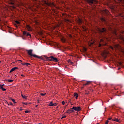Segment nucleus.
Listing matches in <instances>:
<instances>
[{"instance_id":"26","label":"nucleus","mask_w":124,"mask_h":124,"mask_svg":"<svg viewBox=\"0 0 124 124\" xmlns=\"http://www.w3.org/2000/svg\"><path fill=\"white\" fill-rule=\"evenodd\" d=\"M105 13H106L107 14H109V11H108V10H106L105 11Z\"/></svg>"},{"instance_id":"48","label":"nucleus","mask_w":124,"mask_h":124,"mask_svg":"<svg viewBox=\"0 0 124 124\" xmlns=\"http://www.w3.org/2000/svg\"><path fill=\"white\" fill-rule=\"evenodd\" d=\"M99 124V123H98V124Z\"/></svg>"},{"instance_id":"28","label":"nucleus","mask_w":124,"mask_h":124,"mask_svg":"<svg viewBox=\"0 0 124 124\" xmlns=\"http://www.w3.org/2000/svg\"><path fill=\"white\" fill-rule=\"evenodd\" d=\"M108 123H109V120H107L105 122V124H108Z\"/></svg>"},{"instance_id":"47","label":"nucleus","mask_w":124,"mask_h":124,"mask_svg":"<svg viewBox=\"0 0 124 124\" xmlns=\"http://www.w3.org/2000/svg\"><path fill=\"white\" fill-rule=\"evenodd\" d=\"M20 62H22V61L21 60H19Z\"/></svg>"},{"instance_id":"15","label":"nucleus","mask_w":124,"mask_h":124,"mask_svg":"<svg viewBox=\"0 0 124 124\" xmlns=\"http://www.w3.org/2000/svg\"><path fill=\"white\" fill-rule=\"evenodd\" d=\"M112 121H114V122H120V120L117 118H114L113 119H112Z\"/></svg>"},{"instance_id":"42","label":"nucleus","mask_w":124,"mask_h":124,"mask_svg":"<svg viewBox=\"0 0 124 124\" xmlns=\"http://www.w3.org/2000/svg\"><path fill=\"white\" fill-rule=\"evenodd\" d=\"M100 46H101V44H100V45H99V47H100Z\"/></svg>"},{"instance_id":"13","label":"nucleus","mask_w":124,"mask_h":124,"mask_svg":"<svg viewBox=\"0 0 124 124\" xmlns=\"http://www.w3.org/2000/svg\"><path fill=\"white\" fill-rule=\"evenodd\" d=\"M112 34H114V35H117V31L116 30H112Z\"/></svg>"},{"instance_id":"4","label":"nucleus","mask_w":124,"mask_h":124,"mask_svg":"<svg viewBox=\"0 0 124 124\" xmlns=\"http://www.w3.org/2000/svg\"><path fill=\"white\" fill-rule=\"evenodd\" d=\"M44 57L47 60V61H54V62H59L58 58L54 57V56H51L50 57H48L46 56H44Z\"/></svg>"},{"instance_id":"9","label":"nucleus","mask_w":124,"mask_h":124,"mask_svg":"<svg viewBox=\"0 0 124 124\" xmlns=\"http://www.w3.org/2000/svg\"><path fill=\"white\" fill-rule=\"evenodd\" d=\"M27 29L29 31H32V29L29 25H27Z\"/></svg>"},{"instance_id":"43","label":"nucleus","mask_w":124,"mask_h":124,"mask_svg":"<svg viewBox=\"0 0 124 124\" xmlns=\"http://www.w3.org/2000/svg\"><path fill=\"white\" fill-rule=\"evenodd\" d=\"M37 106H38V105H36V107H37Z\"/></svg>"},{"instance_id":"41","label":"nucleus","mask_w":124,"mask_h":124,"mask_svg":"<svg viewBox=\"0 0 124 124\" xmlns=\"http://www.w3.org/2000/svg\"><path fill=\"white\" fill-rule=\"evenodd\" d=\"M103 45H106V44H102Z\"/></svg>"},{"instance_id":"2","label":"nucleus","mask_w":124,"mask_h":124,"mask_svg":"<svg viewBox=\"0 0 124 124\" xmlns=\"http://www.w3.org/2000/svg\"><path fill=\"white\" fill-rule=\"evenodd\" d=\"M99 32H100V33H103V37L107 39V37H105V35H106V34H107V30L106 28H102V29H99Z\"/></svg>"},{"instance_id":"23","label":"nucleus","mask_w":124,"mask_h":124,"mask_svg":"<svg viewBox=\"0 0 124 124\" xmlns=\"http://www.w3.org/2000/svg\"><path fill=\"white\" fill-rule=\"evenodd\" d=\"M101 20L103 22H106V20H105V18H102Z\"/></svg>"},{"instance_id":"11","label":"nucleus","mask_w":124,"mask_h":124,"mask_svg":"<svg viewBox=\"0 0 124 124\" xmlns=\"http://www.w3.org/2000/svg\"><path fill=\"white\" fill-rule=\"evenodd\" d=\"M74 96L76 97V99H78V97H79V95L78 94V93H75L74 94Z\"/></svg>"},{"instance_id":"3","label":"nucleus","mask_w":124,"mask_h":124,"mask_svg":"<svg viewBox=\"0 0 124 124\" xmlns=\"http://www.w3.org/2000/svg\"><path fill=\"white\" fill-rule=\"evenodd\" d=\"M86 1L91 6H92L93 5H94V4H96L98 2L96 0H86Z\"/></svg>"},{"instance_id":"1","label":"nucleus","mask_w":124,"mask_h":124,"mask_svg":"<svg viewBox=\"0 0 124 124\" xmlns=\"http://www.w3.org/2000/svg\"><path fill=\"white\" fill-rule=\"evenodd\" d=\"M33 51V50H32V49L27 50L28 54L29 55H30V58H32V57H34V58H38V59H42V60H43V59L41 57L38 56L35 54H32Z\"/></svg>"},{"instance_id":"38","label":"nucleus","mask_w":124,"mask_h":124,"mask_svg":"<svg viewBox=\"0 0 124 124\" xmlns=\"http://www.w3.org/2000/svg\"><path fill=\"white\" fill-rule=\"evenodd\" d=\"M2 88H3V86H4V84L1 85Z\"/></svg>"},{"instance_id":"22","label":"nucleus","mask_w":124,"mask_h":124,"mask_svg":"<svg viewBox=\"0 0 124 124\" xmlns=\"http://www.w3.org/2000/svg\"><path fill=\"white\" fill-rule=\"evenodd\" d=\"M12 101L14 103H16V101H15V100L13 99H11Z\"/></svg>"},{"instance_id":"39","label":"nucleus","mask_w":124,"mask_h":124,"mask_svg":"<svg viewBox=\"0 0 124 124\" xmlns=\"http://www.w3.org/2000/svg\"><path fill=\"white\" fill-rule=\"evenodd\" d=\"M21 76H23V77H25V76H24V75H23V74H21Z\"/></svg>"},{"instance_id":"34","label":"nucleus","mask_w":124,"mask_h":124,"mask_svg":"<svg viewBox=\"0 0 124 124\" xmlns=\"http://www.w3.org/2000/svg\"><path fill=\"white\" fill-rule=\"evenodd\" d=\"M100 41H101V42H104V41L103 39H101Z\"/></svg>"},{"instance_id":"12","label":"nucleus","mask_w":124,"mask_h":124,"mask_svg":"<svg viewBox=\"0 0 124 124\" xmlns=\"http://www.w3.org/2000/svg\"><path fill=\"white\" fill-rule=\"evenodd\" d=\"M22 65H26V66H29L30 65V63H21Z\"/></svg>"},{"instance_id":"10","label":"nucleus","mask_w":124,"mask_h":124,"mask_svg":"<svg viewBox=\"0 0 124 124\" xmlns=\"http://www.w3.org/2000/svg\"><path fill=\"white\" fill-rule=\"evenodd\" d=\"M18 67H15L11 69V70L10 71V73H11V72L14 71L15 70H16V69H18Z\"/></svg>"},{"instance_id":"29","label":"nucleus","mask_w":124,"mask_h":124,"mask_svg":"<svg viewBox=\"0 0 124 124\" xmlns=\"http://www.w3.org/2000/svg\"><path fill=\"white\" fill-rule=\"evenodd\" d=\"M25 113H28V114H30V111L26 110V111H25Z\"/></svg>"},{"instance_id":"35","label":"nucleus","mask_w":124,"mask_h":124,"mask_svg":"<svg viewBox=\"0 0 124 124\" xmlns=\"http://www.w3.org/2000/svg\"><path fill=\"white\" fill-rule=\"evenodd\" d=\"M23 104H25V105H27V104H28V103H23Z\"/></svg>"},{"instance_id":"40","label":"nucleus","mask_w":124,"mask_h":124,"mask_svg":"<svg viewBox=\"0 0 124 124\" xmlns=\"http://www.w3.org/2000/svg\"><path fill=\"white\" fill-rule=\"evenodd\" d=\"M121 69V68H118V70H120Z\"/></svg>"},{"instance_id":"27","label":"nucleus","mask_w":124,"mask_h":124,"mask_svg":"<svg viewBox=\"0 0 124 124\" xmlns=\"http://www.w3.org/2000/svg\"><path fill=\"white\" fill-rule=\"evenodd\" d=\"M16 23L18 25L20 24V22H19L18 21H16Z\"/></svg>"},{"instance_id":"46","label":"nucleus","mask_w":124,"mask_h":124,"mask_svg":"<svg viewBox=\"0 0 124 124\" xmlns=\"http://www.w3.org/2000/svg\"><path fill=\"white\" fill-rule=\"evenodd\" d=\"M123 53H124V50L123 51Z\"/></svg>"},{"instance_id":"45","label":"nucleus","mask_w":124,"mask_h":124,"mask_svg":"<svg viewBox=\"0 0 124 124\" xmlns=\"http://www.w3.org/2000/svg\"><path fill=\"white\" fill-rule=\"evenodd\" d=\"M1 62V61H0V63Z\"/></svg>"},{"instance_id":"17","label":"nucleus","mask_w":124,"mask_h":124,"mask_svg":"<svg viewBox=\"0 0 124 124\" xmlns=\"http://www.w3.org/2000/svg\"><path fill=\"white\" fill-rule=\"evenodd\" d=\"M68 62H69V63H70L72 65L73 64V62H72V61H71V60H68Z\"/></svg>"},{"instance_id":"25","label":"nucleus","mask_w":124,"mask_h":124,"mask_svg":"<svg viewBox=\"0 0 124 124\" xmlns=\"http://www.w3.org/2000/svg\"><path fill=\"white\" fill-rule=\"evenodd\" d=\"M50 5H52V6H55V4H54V3H50Z\"/></svg>"},{"instance_id":"5","label":"nucleus","mask_w":124,"mask_h":124,"mask_svg":"<svg viewBox=\"0 0 124 124\" xmlns=\"http://www.w3.org/2000/svg\"><path fill=\"white\" fill-rule=\"evenodd\" d=\"M109 49H111V50H114V49H121V46L119 45H115L114 47L110 46Z\"/></svg>"},{"instance_id":"8","label":"nucleus","mask_w":124,"mask_h":124,"mask_svg":"<svg viewBox=\"0 0 124 124\" xmlns=\"http://www.w3.org/2000/svg\"><path fill=\"white\" fill-rule=\"evenodd\" d=\"M74 112V109H73V108L69 109L67 111H66V113L67 114H70V113L71 112Z\"/></svg>"},{"instance_id":"18","label":"nucleus","mask_w":124,"mask_h":124,"mask_svg":"<svg viewBox=\"0 0 124 124\" xmlns=\"http://www.w3.org/2000/svg\"><path fill=\"white\" fill-rule=\"evenodd\" d=\"M21 96L23 98H24V99H27V96H26L23 94L21 95Z\"/></svg>"},{"instance_id":"21","label":"nucleus","mask_w":124,"mask_h":124,"mask_svg":"<svg viewBox=\"0 0 124 124\" xmlns=\"http://www.w3.org/2000/svg\"><path fill=\"white\" fill-rule=\"evenodd\" d=\"M7 81L9 82V83H12V82H13V80L8 79L7 80Z\"/></svg>"},{"instance_id":"7","label":"nucleus","mask_w":124,"mask_h":124,"mask_svg":"<svg viewBox=\"0 0 124 124\" xmlns=\"http://www.w3.org/2000/svg\"><path fill=\"white\" fill-rule=\"evenodd\" d=\"M23 34L24 36H30V37H31V35H30V33H29L28 32H27L26 31H24L23 32Z\"/></svg>"},{"instance_id":"20","label":"nucleus","mask_w":124,"mask_h":124,"mask_svg":"<svg viewBox=\"0 0 124 124\" xmlns=\"http://www.w3.org/2000/svg\"><path fill=\"white\" fill-rule=\"evenodd\" d=\"M53 104L54 103H53V102H50V103L49 104V106H53Z\"/></svg>"},{"instance_id":"24","label":"nucleus","mask_w":124,"mask_h":124,"mask_svg":"<svg viewBox=\"0 0 124 124\" xmlns=\"http://www.w3.org/2000/svg\"><path fill=\"white\" fill-rule=\"evenodd\" d=\"M46 93H45V94L41 93L40 95H42V96H44V95H46Z\"/></svg>"},{"instance_id":"14","label":"nucleus","mask_w":124,"mask_h":124,"mask_svg":"<svg viewBox=\"0 0 124 124\" xmlns=\"http://www.w3.org/2000/svg\"><path fill=\"white\" fill-rule=\"evenodd\" d=\"M0 89L1 90H2V91H6V89H5L3 87H2L1 84H0Z\"/></svg>"},{"instance_id":"32","label":"nucleus","mask_w":124,"mask_h":124,"mask_svg":"<svg viewBox=\"0 0 124 124\" xmlns=\"http://www.w3.org/2000/svg\"><path fill=\"white\" fill-rule=\"evenodd\" d=\"M57 103H53V106H56Z\"/></svg>"},{"instance_id":"44","label":"nucleus","mask_w":124,"mask_h":124,"mask_svg":"<svg viewBox=\"0 0 124 124\" xmlns=\"http://www.w3.org/2000/svg\"><path fill=\"white\" fill-rule=\"evenodd\" d=\"M38 103H39V101H38Z\"/></svg>"},{"instance_id":"37","label":"nucleus","mask_w":124,"mask_h":124,"mask_svg":"<svg viewBox=\"0 0 124 124\" xmlns=\"http://www.w3.org/2000/svg\"><path fill=\"white\" fill-rule=\"evenodd\" d=\"M108 120H112V118H108Z\"/></svg>"},{"instance_id":"16","label":"nucleus","mask_w":124,"mask_h":124,"mask_svg":"<svg viewBox=\"0 0 124 124\" xmlns=\"http://www.w3.org/2000/svg\"><path fill=\"white\" fill-rule=\"evenodd\" d=\"M61 41L62 42H65V41H66V40L64 38H61Z\"/></svg>"},{"instance_id":"6","label":"nucleus","mask_w":124,"mask_h":124,"mask_svg":"<svg viewBox=\"0 0 124 124\" xmlns=\"http://www.w3.org/2000/svg\"><path fill=\"white\" fill-rule=\"evenodd\" d=\"M73 109L74 110V111L80 112V111H81V107H78V108L76 107H73Z\"/></svg>"},{"instance_id":"19","label":"nucleus","mask_w":124,"mask_h":124,"mask_svg":"<svg viewBox=\"0 0 124 124\" xmlns=\"http://www.w3.org/2000/svg\"><path fill=\"white\" fill-rule=\"evenodd\" d=\"M90 83H91L90 81H87L86 83L83 85V86H87V85H88V84H90Z\"/></svg>"},{"instance_id":"36","label":"nucleus","mask_w":124,"mask_h":124,"mask_svg":"<svg viewBox=\"0 0 124 124\" xmlns=\"http://www.w3.org/2000/svg\"><path fill=\"white\" fill-rule=\"evenodd\" d=\"M79 22L82 23V20H81V19H79Z\"/></svg>"},{"instance_id":"31","label":"nucleus","mask_w":124,"mask_h":124,"mask_svg":"<svg viewBox=\"0 0 124 124\" xmlns=\"http://www.w3.org/2000/svg\"><path fill=\"white\" fill-rule=\"evenodd\" d=\"M62 103L63 104V105H64V104H65V102L62 101Z\"/></svg>"},{"instance_id":"30","label":"nucleus","mask_w":124,"mask_h":124,"mask_svg":"<svg viewBox=\"0 0 124 124\" xmlns=\"http://www.w3.org/2000/svg\"><path fill=\"white\" fill-rule=\"evenodd\" d=\"M65 118H66V115H65V116H62V117L61 118V119H64Z\"/></svg>"},{"instance_id":"33","label":"nucleus","mask_w":124,"mask_h":124,"mask_svg":"<svg viewBox=\"0 0 124 124\" xmlns=\"http://www.w3.org/2000/svg\"><path fill=\"white\" fill-rule=\"evenodd\" d=\"M8 104V105H13V104H12V102H10L9 104Z\"/></svg>"}]
</instances>
